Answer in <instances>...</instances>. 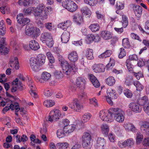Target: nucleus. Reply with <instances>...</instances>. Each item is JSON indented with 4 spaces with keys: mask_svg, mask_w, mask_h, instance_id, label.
I'll use <instances>...</instances> for the list:
<instances>
[{
    "mask_svg": "<svg viewBox=\"0 0 149 149\" xmlns=\"http://www.w3.org/2000/svg\"><path fill=\"white\" fill-rule=\"evenodd\" d=\"M86 3L88 4L90 6H93L95 5L97 3V0H84Z\"/></svg>",
    "mask_w": 149,
    "mask_h": 149,
    "instance_id": "obj_47",
    "label": "nucleus"
},
{
    "mask_svg": "<svg viewBox=\"0 0 149 149\" xmlns=\"http://www.w3.org/2000/svg\"><path fill=\"white\" fill-rule=\"evenodd\" d=\"M33 0H19L18 3L20 6H27L29 4L32 3Z\"/></svg>",
    "mask_w": 149,
    "mask_h": 149,
    "instance_id": "obj_30",
    "label": "nucleus"
},
{
    "mask_svg": "<svg viewBox=\"0 0 149 149\" xmlns=\"http://www.w3.org/2000/svg\"><path fill=\"white\" fill-rule=\"evenodd\" d=\"M133 84L136 87V90L137 91H141L143 88V87L141 85L140 82L138 81H134L133 82Z\"/></svg>",
    "mask_w": 149,
    "mask_h": 149,
    "instance_id": "obj_46",
    "label": "nucleus"
},
{
    "mask_svg": "<svg viewBox=\"0 0 149 149\" xmlns=\"http://www.w3.org/2000/svg\"><path fill=\"white\" fill-rule=\"evenodd\" d=\"M71 22L70 20H68L66 22L59 24L58 26L62 29L66 30L68 27L71 25Z\"/></svg>",
    "mask_w": 149,
    "mask_h": 149,
    "instance_id": "obj_26",
    "label": "nucleus"
},
{
    "mask_svg": "<svg viewBox=\"0 0 149 149\" xmlns=\"http://www.w3.org/2000/svg\"><path fill=\"white\" fill-rule=\"evenodd\" d=\"M73 19L74 21L78 24H80L83 23L82 17L79 13H76L73 15Z\"/></svg>",
    "mask_w": 149,
    "mask_h": 149,
    "instance_id": "obj_17",
    "label": "nucleus"
},
{
    "mask_svg": "<svg viewBox=\"0 0 149 149\" xmlns=\"http://www.w3.org/2000/svg\"><path fill=\"white\" fill-rule=\"evenodd\" d=\"M29 86L30 89V93L31 95L34 98H37L38 96L37 93L35 91H36V88L34 85L32 84L29 85Z\"/></svg>",
    "mask_w": 149,
    "mask_h": 149,
    "instance_id": "obj_31",
    "label": "nucleus"
},
{
    "mask_svg": "<svg viewBox=\"0 0 149 149\" xmlns=\"http://www.w3.org/2000/svg\"><path fill=\"white\" fill-rule=\"evenodd\" d=\"M31 67L32 70L35 72H38L40 69V65L37 62L36 58H31L29 62Z\"/></svg>",
    "mask_w": 149,
    "mask_h": 149,
    "instance_id": "obj_9",
    "label": "nucleus"
},
{
    "mask_svg": "<svg viewBox=\"0 0 149 149\" xmlns=\"http://www.w3.org/2000/svg\"><path fill=\"white\" fill-rule=\"evenodd\" d=\"M117 8L119 9H123L124 8V4L119 1L117 2L116 4Z\"/></svg>",
    "mask_w": 149,
    "mask_h": 149,
    "instance_id": "obj_62",
    "label": "nucleus"
},
{
    "mask_svg": "<svg viewBox=\"0 0 149 149\" xmlns=\"http://www.w3.org/2000/svg\"><path fill=\"white\" fill-rule=\"evenodd\" d=\"M47 45L49 47H52L54 44V41L52 37L46 42Z\"/></svg>",
    "mask_w": 149,
    "mask_h": 149,
    "instance_id": "obj_54",
    "label": "nucleus"
},
{
    "mask_svg": "<svg viewBox=\"0 0 149 149\" xmlns=\"http://www.w3.org/2000/svg\"><path fill=\"white\" fill-rule=\"evenodd\" d=\"M82 14L84 15L90 16L91 14V11L89 8L86 6L83 7L81 9Z\"/></svg>",
    "mask_w": 149,
    "mask_h": 149,
    "instance_id": "obj_35",
    "label": "nucleus"
},
{
    "mask_svg": "<svg viewBox=\"0 0 149 149\" xmlns=\"http://www.w3.org/2000/svg\"><path fill=\"white\" fill-rule=\"evenodd\" d=\"M100 118L103 121L108 122H111L113 121V116L112 113L109 112V109L108 111V113L106 110H101L99 113Z\"/></svg>",
    "mask_w": 149,
    "mask_h": 149,
    "instance_id": "obj_5",
    "label": "nucleus"
},
{
    "mask_svg": "<svg viewBox=\"0 0 149 149\" xmlns=\"http://www.w3.org/2000/svg\"><path fill=\"white\" fill-rule=\"evenodd\" d=\"M107 97H110L112 99H115L118 97V95H116L114 90L109 89L107 90Z\"/></svg>",
    "mask_w": 149,
    "mask_h": 149,
    "instance_id": "obj_23",
    "label": "nucleus"
},
{
    "mask_svg": "<svg viewBox=\"0 0 149 149\" xmlns=\"http://www.w3.org/2000/svg\"><path fill=\"white\" fill-rule=\"evenodd\" d=\"M34 28L32 26H30L29 24L27 25L25 32L26 35L31 36L33 35Z\"/></svg>",
    "mask_w": 149,
    "mask_h": 149,
    "instance_id": "obj_27",
    "label": "nucleus"
},
{
    "mask_svg": "<svg viewBox=\"0 0 149 149\" xmlns=\"http://www.w3.org/2000/svg\"><path fill=\"white\" fill-rule=\"evenodd\" d=\"M68 106L71 109L77 112L80 111L81 109L83 108L82 105L79 104L78 100L76 99L74 100L72 102L69 103Z\"/></svg>",
    "mask_w": 149,
    "mask_h": 149,
    "instance_id": "obj_8",
    "label": "nucleus"
},
{
    "mask_svg": "<svg viewBox=\"0 0 149 149\" xmlns=\"http://www.w3.org/2000/svg\"><path fill=\"white\" fill-rule=\"evenodd\" d=\"M9 49L5 47V45L0 44V52L4 54H7L9 52Z\"/></svg>",
    "mask_w": 149,
    "mask_h": 149,
    "instance_id": "obj_43",
    "label": "nucleus"
},
{
    "mask_svg": "<svg viewBox=\"0 0 149 149\" xmlns=\"http://www.w3.org/2000/svg\"><path fill=\"white\" fill-rule=\"evenodd\" d=\"M144 106V110L145 112L149 115V102Z\"/></svg>",
    "mask_w": 149,
    "mask_h": 149,
    "instance_id": "obj_60",
    "label": "nucleus"
},
{
    "mask_svg": "<svg viewBox=\"0 0 149 149\" xmlns=\"http://www.w3.org/2000/svg\"><path fill=\"white\" fill-rule=\"evenodd\" d=\"M122 45L125 48H129L130 47V44L128 39L127 38H124L123 40Z\"/></svg>",
    "mask_w": 149,
    "mask_h": 149,
    "instance_id": "obj_49",
    "label": "nucleus"
},
{
    "mask_svg": "<svg viewBox=\"0 0 149 149\" xmlns=\"http://www.w3.org/2000/svg\"><path fill=\"white\" fill-rule=\"evenodd\" d=\"M55 102L52 100H47L44 102V106L47 107H52L55 104Z\"/></svg>",
    "mask_w": 149,
    "mask_h": 149,
    "instance_id": "obj_39",
    "label": "nucleus"
},
{
    "mask_svg": "<svg viewBox=\"0 0 149 149\" xmlns=\"http://www.w3.org/2000/svg\"><path fill=\"white\" fill-rule=\"evenodd\" d=\"M34 9V8L33 7H32L29 8L26 10L24 9V15L27 16L30 15L31 13H33V9Z\"/></svg>",
    "mask_w": 149,
    "mask_h": 149,
    "instance_id": "obj_50",
    "label": "nucleus"
},
{
    "mask_svg": "<svg viewBox=\"0 0 149 149\" xmlns=\"http://www.w3.org/2000/svg\"><path fill=\"white\" fill-rule=\"evenodd\" d=\"M91 116L90 113H85L82 116V122L84 123L88 121Z\"/></svg>",
    "mask_w": 149,
    "mask_h": 149,
    "instance_id": "obj_41",
    "label": "nucleus"
},
{
    "mask_svg": "<svg viewBox=\"0 0 149 149\" xmlns=\"http://www.w3.org/2000/svg\"><path fill=\"white\" fill-rule=\"evenodd\" d=\"M102 131L103 133L106 134H108L109 131L108 126L106 124H103L101 127Z\"/></svg>",
    "mask_w": 149,
    "mask_h": 149,
    "instance_id": "obj_42",
    "label": "nucleus"
},
{
    "mask_svg": "<svg viewBox=\"0 0 149 149\" xmlns=\"http://www.w3.org/2000/svg\"><path fill=\"white\" fill-rule=\"evenodd\" d=\"M61 116V114L58 110H53L49 113L48 120L51 122L56 121L59 119Z\"/></svg>",
    "mask_w": 149,
    "mask_h": 149,
    "instance_id": "obj_7",
    "label": "nucleus"
},
{
    "mask_svg": "<svg viewBox=\"0 0 149 149\" xmlns=\"http://www.w3.org/2000/svg\"><path fill=\"white\" fill-rule=\"evenodd\" d=\"M133 9L136 19L139 20L142 12V7L139 5H133Z\"/></svg>",
    "mask_w": 149,
    "mask_h": 149,
    "instance_id": "obj_11",
    "label": "nucleus"
},
{
    "mask_svg": "<svg viewBox=\"0 0 149 149\" xmlns=\"http://www.w3.org/2000/svg\"><path fill=\"white\" fill-rule=\"evenodd\" d=\"M112 52L111 50H107L105 52H104L98 56L100 58H106L109 57L111 54Z\"/></svg>",
    "mask_w": 149,
    "mask_h": 149,
    "instance_id": "obj_38",
    "label": "nucleus"
},
{
    "mask_svg": "<svg viewBox=\"0 0 149 149\" xmlns=\"http://www.w3.org/2000/svg\"><path fill=\"white\" fill-rule=\"evenodd\" d=\"M106 143V141L103 138L101 137L98 138L96 146L97 149H103Z\"/></svg>",
    "mask_w": 149,
    "mask_h": 149,
    "instance_id": "obj_15",
    "label": "nucleus"
},
{
    "mask_svg": "<svg viewBox=\"0 0 149 149\" xmlns=\"http://www.w3.org/2000/svg\"><path fill=\"white\" fill-rule=\"evenodd\" d=\"M141 131L144 133L149 135V123L146 122L141 126Z\"/></svg>",
    "mask_w": 149,
    "mask_h": 149,
    "instance_id": "obj_25",
    "label": "nucleus"
},
{
    "mask_svg": "<svg viewBox=\"0 0 149 149\" xmlns=\"http://www.w3.org/2000/svg\"><path fill=\"white\" fill-rule=\"evenodd\" d=\"M52 8L50 7H48L45 8L44 11H42L39 17L40 19L42 20H44L48 18L49 14L52 13Z\"/></svg>",
    "mask_w": 149,
    "mask_h": 149,
    "instance_id": "obj_12",
    "label": "nucleus"
},
{
    "mask_svg": "<svg viewBox=\"0 0 149 149\" xmlns=\"http://www.w3.org/2000/svg\"><path fill=\"white\" fill-rule=\"evenodd\" d=\"M37 62L41 65H43L45 62L46 56L44 54H38L36 58Z\"/></svg>",
    "mask_w": 149,
    "mask_h": 149,
    "instance_id": "obj_19",
    "label": "nucleus"
},
{
    "mask_svg": "<svg viewBox=\"0 0 149 149\" xmlns=\"http://www.w3.org/2000/svg\"><path fill=\"white\" fill-rule=\"evenodd\" d=\"M92 69L94 72L97 73L104 72L105 68L101 64H95L93 66Z\"/></svg>",
    "mask_w": 149,
    "mask_h": 149,
    "instance_id": "obj_14",
    "label": "nucleus"
},
{
    "mask_svg": "<svg viewBox=\"0 0 149 149\" xmlns=\"http://www.w3.org/2000/svg\"><path fill=\"white\" fill-rule=\"evenodd\" d=\"M89 28L93 32H95L96 31H98L100 29L99 25L97 23L93 24L90 25Z\"/></svg>",
    "mask_w": 149,
    "mask_h": 149,
    "instance_id": "obj_32",
    "label": "nucleus"
},
{
    "mask_svg": "<svg viewBox=\"0 0 149 149\" xmlns=\"http://www.w3.org/2000/svg\"><path fill=\"white\" fill-rule=\"evenodd\" d=\"M130 36L133 39L138 40L139 41H141V39L140 38L139 36L134 33H131L130 34Z\"/></svg>",
    "mask_w": 149,
    "mask_h": 149,
    "instance_id": "obj_61",
    "label": "nucleus"
},
{
    "mask_svg": "<svg viewBox=\"0 0 149 149\" xmlns=\"http://www.w3.org/2000/svg\"><path fill=\"white\" fill-rule=\"evenodd\" d=\"M126 65L127 66V69L129 72H131L133 70L131 64L130 63V60L127 59L126 62Z\"/></svg>",
    "mask_w": 149,
    "mask_h": 149,
    "instance_id": "obj_52",
    "label": "nucleus"
},
{
    "mask_svg": "<svg viewBox=\"0 0 149 149\" xmlns=\"http://www.w3.org/2000/svg\"><path fill=\"white\" fill-rule=\"evenodd\" d=\"M101 37L104 40H108L111 39L112 36L109 31H102L101 33Z\"/></svg>",
    "mask_w": 149,
    "mask_h": 149,
    "instance_id": "obj_24",
    "label": "nucleus"
},
{
    "mask_svg": "<svg viewBox=\"0 0 149 149\" xmlns=\"http://www.w3.org/2000/svg\"><path fill=\"white\" fill-rule=\"evenodd\" d=\"M58 59L62 67L63 72L67 75L70 74L73 69V66L70 65L61 56H59Z\"/></svg>",
    "mask_w": 149,
    "mask_h": 149,
    "instance_id": "obj_2",
    "label": "nucleus"
},
{
    "mask_svg": "<svg viewBox=\"0 0 149 149\" xmlns=\"http://www.w3.org/2000/svg\"><path fill=\"white\" fill-rule=\"evenodd\" d=\"M124 94L128 98H131L132 96V94L131 91L129 89L125 91Z\"/></svg>",
    "mask_w": 149,
    "mask_h": 149,
    "instance_id": "obj_58",
    "label": "nucleus"
},
{
    "mask_svg": "<svg viewBox=\"0 0 149 149\" xmlns=\"http://www.w3.org/2000/svg\"><path fill=\"white\" fill-rule=\"evenodd\" d=\"M85 83L86 81L85 79L81 77H79L77 79V86L79 88H81V89L85 88Z\"/></svg>",
    "mask_w": 149,
    "mask_h": 149,
    "instance_id": "obj_16",
    "label": "nucleus"
},
{
    "mask_svg": "<svg viewBox=\"0 0 149 149\" xmlns=\"http://www.w3.org/2000/svg\"><path fill=\"white\" fill-rule=\"evenodd\" d=\"M52 36L50 33L48 32H44L42 33L41 35L40 40L43 42L51 38Z\"/></svg>",
    "mask_w": 149,
    "mask_h": 149,
    "instance_id": "obj_22",
    "label": "nucleus"
},
{
    "mask_svg": "<svg viewBox=\"0 0 149 149\" xmlns=\"http://www.w3.org/2000/svg\"><path fill=\"white\" fill-rule=\"evenodd\" d=\"M126 53L125 49L123 48H120V52L118 56V57L120 58H123L126 56Z\"/></svg>",
    "mask_w": 149,
    "mask_h": 149,
    "instance_id": "obj_55",
    "label": "nucleus"
},
{
    "mask_svg": "<svg viewBox=\"0 0 149 149\" xmlns=\"http://www.w3.org/2000/svg\"><path fill=\"white\" fill-rule=\"evenodd\" d=\"M86 56L89 60L92 59L93 58V50L90 49H87L86 51Z\"/></svg>",
    "mask_w": 149,
    "mask_h": 149,
    "instance_id": "obj_34",
    "label": "nucleus"
},
{
    "mask_svg": "<svg viewBox=\"0 0 149 149\" xmlns=\"http://www.w3.org/2000/svg\"><path fill=\"white\" fill-rule=\"evenodd\" d=\"M125 126L126 129L129 131L135 132L136 129L134 125L131 123L127 124Z\"/></svg>",
    "mask_w": 149,
    "mask_h": 149,
    "instance_id": "obj_44",
    "label": "nucleus"
},
{
    "mask_svg": "<svg viewBox=\"0 0 149 149\" xmlns=\"http://www.w3.org/2000/svg\"><path fill=\"white\" fill-rule=\"evenodd\" d=\"M129 107L136 113L140 112L142 110V107L139 104L134 102L130 103L129 105Z\"/></svg>",
    "mask_w": 149,
    "mask_h": 149,
    "instance_id": "obj_13",
    "label": "nucleus"
},
{
    "mask_svg": "<svg viewBox=\"0 0 149 149\" xmlns=\"http://www.w3.org/2000/svg\"><path fill=\"white\" fill-rule=\"evenodd\" d=\"M87 39L90 41H94L95 38V36L92 34H89L87 36Z\"/></svg>",
    "mask_w": 149,
    "mask_h": 149,
    "instance_id": "obj_63",
    "label": "nucleus"
},
{
    "mask_svg": "<svg viewBox=\"0 0 149 149\" xmlns=\"http://www.w3.org/2000/svg\"><path fill=\"white\" fill-rule=\"evenodd\" d=\"M143 138L142 134L139 132H138L136 134V141L137 144H139L141 142Z\"/></svg>",
    "mask_w": 149,
    "mask_h": 149,
    "instance_id": "obj_48",
    "label": "nucleus"
},
{
    "mask_svg": "<svg viewBox=\"0 0 149 149\" xmlns=\"http://www.w3.org/2000/svg\"><path fill=\"white\" fill-rule=\"evenodd\" d=\"M29 45L30 48L34 51L37 50L40 48L38 43L35 40H31L30 41Z\"/></svg>",
    "mask_w": 149,
    "mask_h": 149,
    "instance_id": "obj_21",
    "label": "nucleus"
},
{
    "mask_svg": "<svg viewBox=\"0 0 149 149\" xmlns=\"http://www.w3.org/2000/svg\"><path fill=\"white\" fill-rule=\"evenodd\" d=\"M40 33V30L39 28H36L34 29L33 34V36L34 38H36L38 36Z\"/></svg>",
    "mask_w": 149,
    "mask_h": 149,
    "instance_id": "obj_56",
    "label": "nucleus"
},
{
    "mask_svg": "<svg viewBox=\"0 0 149 149\" xmlns=\"http://www.w3.org/2000/svg\"><path fill=\"white\" fill-rule=\"evenodd\" d=\"M24 18V16L22 14H20L19 15H17V19L18 23L21 24Z\"/></svg>",
    "mask_w": 149,
    "mask_h": 149,
    "instance_id": "obj_57",
    "label": "nucleus"
},
{
    "mask_svg": "<svg viewBox=\"0 0 149 149\" xmlns=\"http://www.w3.org/2000/svg\"><path fill=\"white\" fill-rule=\"evenodd\" d=\"M122 23L120 22V23L121 24H122L123 27L125 28L128 25L127 18L126 16L123 15L122 16Z\"/></svg>",
    "mask_w": 149,
    "mask_h": 149,
    "instance_id": "obj_45",
    "label": "nucleus"
},
{
    "mask_svg": "<svg viewBox=\"0 0 149 149\" xmlns=\"http://www.w3.org/2000/svg\"><path fill=\"white\" fill-rule=\"evenodd\" d=\"M70 122L67 119H64L63 120L62 122H60L59 124V125L60 127H64L65 126H67L69 125Z\"/></svg>",
    "mask_w": 149,
    "mask_h": 149,
    "instance_id": "obj_51",
    "label": "nucleus"
},
{
    "mask_svg": "<svg viewBox=\"0 0 149 149\" xmlns=\"http://www.w3.org/2000/svg\"><path fill=\"white\" fill-rule=\"evenodd\" d=\"M56 146L59 149H66L68 147V144L66 142L59 143L56 144Z\"/></svg>",
    "mask_w": 149,
    "mask_h": 149,
    "instance_id": "obj_37",
    "label": "nucleus"
},
{
    "mask_svg": "<svg viewBox=\"0 0 149 149\" xmlns=\"http://www.w3.org/2000/svg\"><path fill=\"white\" fill-rule=\"evenodd\" d=\"M17 57H13L10 60L9 62V65H10V67L11 68H13L14 67V65L15 64V59Z\"/></svg>",
    "mask_w": 149,
    "mask_h": 149,
    "instance_id": "obj_59",
    "label": "nucleus"
},
{
    "mask_svg": "<svg viewBox=\"0 0 149 149\" xmlns=\"http://www.w3.org/2000/svg\"><path fill=\"white\" fill-rule=\"evenodd\" d=\"M91 135L88 132L84 133L82 136V146L85 149H90L92 147L91 142Z\"/></svg>",
    "mask_w": 149,
    "mask_h": 149,
    "instance_id": "obj_3",
    "label": "nucleus"
},
{
    "mask_svg": "<svg viewBox=\"0 0 149 149\" xmlns=\"http://www.w3.org/2000/svg\"><path fill=\"white\" fill-rule=\"evenodd\" d=\"M118 145L120 148H125L126 147V144L125 141L123 142L122 141L118 142Z\"/></svg>",
    "mask_w": 149,
    "mask_h": 149,
    "instance_id": "obj_64",
    "label": "nucleus"
},
{
    "mask_svg": "<svg viewBox=\"0 0 149 149\" xmlns=\"http://www.w3.org/2000/svg\"><path fill=\"white\" fill-rule=\"evenodd\" d=\"M33 14L34 16L36 18L38 17H40L41 14L42 13V11H44L45 6L43 4H40L38 7L36 8L33 7Z\"/></svg>",
    "mask_w": 149,
    "mask_h": 149,
    "instance_id": "obj_10",
    "label": "nucleus"
},
{
    "mask_svg": "<svg viewBox=\"0 0 149 149\" xmlns=\"http://www.w3.org/2000/svg\"><path fill=\"white\" fill-rule=\"evenodd\" d=\"M6 32V28L3 20H2L0 22V35H4Z\"/></svg>",
    "mask_w": 149,
    "mask_h": 149,
    "instance_id": "obj_29",
    "label": "nucleus"
},
{
    "mask_svg": "<svg viewBox=\"0 0 149 149\" xmlns=\"http://www.w3.org/2000/svg\"><path fill=\"white\" fill-rule=\"evenodd\" d=\"M75 126L73 125H69L63 127V130L65 131L66 134H69L72 133L74 130Z\"/></svg>",
    "mask_w": 149,
    "mask_h": 149,
    "instance_id": "obj_28",
    "label": "nucleus"
},
{
    "mask_svg": "<svg viewBox=\"0 0 149 149\" xmlns=\"http://www.w3.org/2000/svg\"><path fill=\"white\" fill-rule=\"evenodd\" d=\"M65 130L63 129H59L56 132L57 137L59 138L64 137L65 136Z\"/></svg>",
    "mask_w": 149,
    "mask_h": 149,
    "instance_id": "obj_40",
    "label": "nucleus"
},
{
    "mask_svg": "<svg viewBox=\"0 0 149 149\" xmlns=\"http://www.w3.org/2000/svg\"><path fill=\"white\" fill-rule=\"evenodd\" d=\"M62 6L71 12H74L77 9V6L73 1H65L62 3Z\"/></svg>",
    "mask_w": 149,
    "mask_h": 149,
    "instance_id": "obj_4",
    "label": "nucleus"
},
{
    "mask_svg": "<svg viewBox=\"0 0 149 149\" xmlns=\"http://www.w3.org/2000/svg\"><path fill=\"white\" fill-rule=\"evenodd\" d=\"M70 33L67 31L64 32L61 37V41L63 43H67L69 41Z\"/></svg>",
    "mask_w": 149,
    "mask_h": 149,
    "instance_id": "obj_20",
    "label": "nucleus"
},
{
    "mask_svg": "<svg viewBox=\"0 0 149 149\" xmlns=\"http://www.w3.org/2000/svg\"><path fill=\"white\" fill-rule=\"evenodd\" d=\"M126 144V146L132 147L134 144V142L133 139L131 138L127 139L125 141Z\"/></svg>",
    "mask_w": 149,
    "mask_h": 149,
    "instance_id": "obj_53",
    "label": "nucleus"
},
{
    "mask_svg": "<svg viewBox=\"0 0 149 149\" xmlns=\"http://www.w3.org/2000/svg\"><path fill=\"white\" fill-rule=\"evenodd\" d=\"M109 112L112 113V116L114 115L115 120L118 122L122 123L124 120V112L118 108H111L109 109Z\"/></svg>",
    "mask_w": 149,
    "mask_h": 149,
    "instance_id": "obj_1",
    "label": "nucleus"
},
{
    "mask_svg": "<svg viewBox=\"0 0 149 149\" xmlns=\"http://www.w3.org/2000/svg\"><path fill=\"white\" fill-rule=\"evenodd\" d=\"M51 77V75L50 73L46 71L42 73L40 78L36 76L34 77L35 80L37 82L41 83H44L48 81L50 79Z\"/></svg>",
    "mask_w": 149,
    "mask_h": 149,
    "instance_id": "obj_6",
    "label": "nucleus"
},
{
    "mask_svg": "<svg viewBox=\"0 0 149 149\" xmlns=\"http://www.w3.org/2000/svg\"><path fill=\"white\" fill-rule=\"evenodd\" d=\"M106 84L110 86H113L115 82V80L113 77L111 76L108 78L106 80Z\"/></svg>",
    "mask_w": 149,
    "mask_h": 149,
    "instance_id": "obj_36",
    "label": "nucleus"
},
{
    "mask_svg": "<svg viewBox=\"0 0 149 149\" xmlns=\"http://www.w3.org/2000/svg\"><path fill=\"white\" fill-rule=\"evenodd\" d=\"M138 102L140 105L143 106L148 103L149 101L148 100L147 97L145 96L139 99Z\"/></svg>",
    "mask_w": 149,
    "mask_h": 149,
    "instance_id": "obj_33",
    "label": "nucleus"
},
{
    "mask_svg": "<svg viewBox=\"0 0 149 149\" xmlns=\"http://www.w3.org/2000/svg\"><path fill=\"white\" fill-rule=\"evenodd\" d=\"M78 56L76 52L74 51L71 52L68 55V58L71 62H74L78 59Z\"/></svg>",
    "mask_w": 149,
    "mask_h": 149,
    "instance_id": "obj_18",
    "label": "nucleus"
}]
</instances>
